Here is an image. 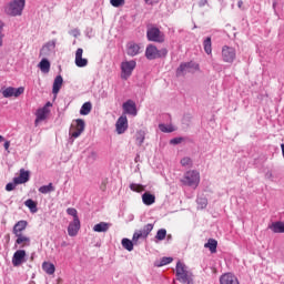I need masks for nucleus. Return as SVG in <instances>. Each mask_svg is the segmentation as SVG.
<instances>
[{
    "label": "nucleus",
    "mask_w": 284,
    "mask_h": 284,
    "mask_svg": "<svg viewBox=\"0 0 284 284\" xmlns=\"http://www.w3.org/2000/svg\"><path fill=\"white\" fill-rule=\"evenodd\" d=\"M23 8H26V0H13L6 6L4 12L9 17H21Z\"/></svg>",
    "instance_id": "nucleus-1"
},
{
    "label": "nucleus",
    "mask_w": 284,
    "mask_h": 284,
    "mask_svg": "<svg viewBox=\"0 0 284 284\" xmlns=\"http://www.w3.org/2000/svg\"><path fill=\"white\" fill-rule=\"evenodd\" d=\"M181 181L189 187H199V183H201V173L194 170L187 171L184 173V176Z\"/></svg>",
    "instance_id": "nucleus-2"
},
{
    "label": "nucleus",
    "mask_w": 284,
    "mask_h": 284,
    "mask_svg": "<svg viewBox=\"0 0 284 284\" xmlns=\"http://www.w3.org/2000/svg\"><path fill=\"white\" fill-rule=\"evenodd\" d=\"M145 57L149 61H154V59H164L168 57V49H158L154 44H149L145 50Z\"/></svg>",
    "instance_id": "nucleus-3"
},
{
    "label": "nucleus",
    "mask_w": 284,
    "mask_h": 284,
    "mask_svg": "<svg viewBox=\"0 0 284 284\" xmlns=\"http://www.w3.org/2000/svg\"><path fill=\"white\" fill-rule=\"evenodd\" d=\"M178 281H180V283H192L193 281V276L192 272L187 271V268H185V264L178 262L176 264V271H175Z\"/></svg>",
    "instance_id": "nucleus-4"
},
{
    "label": "nucleus",
    "mask_w": 284,
    "mask_h": 284,
    "mask_svg": "<svg viewBox=\"0 0 284 284\" xmlns=\"http://www.w3.org/2000/svg\"><path fill=\"white\" fill-rule=\"evenodd\" d=\"M120 68L121 79H123V81H128L132 77V72H134V69L136 68V61H123Z\"/></svg>",
    "instance_id": "nucleus-5"
},
{
    "label": "nucleus",
    "mask_w": 284,
    "mask_h": 284,
    "mask_svg": "<svg viewBox=\"0 0 284 284\" xmlns=\"http://www.w3.org/2000/svg\"><path fill=\"white\" fill-rule=\"evenodd\" d=\"M85 130V121L83 119H77L73 124H71L69 134L73 139H79Z\"/></svg>",
    "instance_id": "nucleus-6"
},
{
    "label": "nucleus",
    "mask_w": 284,
    "mask_h": 284,
    "mask_svg": "<svg viewBox=\"0 0 284 284\" xmlns=\"http://www.w3.org/2000/svg\"><path fill=\"white\" fill-rule=\"evenodd\" d=\"M146 38L149 41H153L154 43H163L165 41V34L161 32V30L156 27H151L146 31Z\"/></svg>",
    "instance_id": "nucleus-7"
},
{
    "label": "nucleus",
    "mask_w": 284,
    "mask_h": 284,
    "mask_svg": "<svg viewBox=\"0 0 284 284\" xmlns=\"http://www.w3.org/2000/svg\"><path fill=\"white\" fill-rule=\"evenodd\" d=\"M26 92V88L19 87L18 89L14 87H8L1 89V94L4 99H10V97H14L16 99L21 97Z\"/></svg>",
    "instance_id": "nucleus-8"
},
{
    "label": "nucleus",
    "mask_w": 284,
    "mask_h": 284,
    "mask_svg": "<svg viewBox=\"0 0 284 284\" xmlns=\"http://www.w3.org/2000/svg\"><path fill=\"white\" fill-rule=\"evenodd\" d=\"M154 230V224H146L140 231L134 232L133 234V243H139V239H148L150 236V232Z\"/></svg>",
    "instance_id": "nucleus-9"
},
{
    "label": "nucleus",
    "mask_w": 284,
    "mask_h": 284,
    "mask_svg": "<svg viewBox=\"0 0 284 284\" xmlns=\"http://www.w3.org/2000/svg\"><path fill=\"white\" fill-rule=\"evenodd\" d=\"M222 59L225 63H234V59H236V50H234L232 47H223Z\"/></svg>",
    "instance_id": "nucleus-10"
},
{
    "label": "nucleus",
    "mask_w": 284,
    "mask_h": 284,
    "mask_svg": "<svg viewBox=\"0 0 284 284\" xmlns=\"http://www.w3.org/2000/svg\"><path fill=\"white\" fill-rule=\"evenodd\" d=\"M128 130V116L121 115L115 123V131L118 134H125Z\"/></svg>",
    "instance_id": "nucleus-11"
},
{
    "label": "nucleus",
    "mask_w": 284,
    "mask_h": 284,
    "mask_svg": "<svg viewBox=\"0 0 284 284\" xmlns=\"http://www.w3.org/2000/svg\"><path fill=\"white\" fill-rule=\"evenodd\" d=\"M22 263H26V251L18 250L12 256V265L13 267H19V265H21Z\"/></svg>",
    "instance_id": "nucleus-12"
},
{
    "label": "nucleus",
    "mask_w": 284,
    "mask_h": 284,
    "mask_svg": "<svg viewBox=\"0 0 284 284\" xmlns=\"http://www.w3.org/2000/svg\"><path fill=\"white\" fill-rule=\"evenodd\" d=\"M124 114H131V116H136V103L133 100H128L122 105Z\"/></svg>",
    "instance_id": "nucleus-13"
},
{
    "label": "nucleus",
    "mask_w": 284,
    "mask_h": 284,
    "mask_svg": "<svg viewBox=\"0 0 284 284\" xmlns=\"http://www.w3.org/2000/svg\"><path fill=\"white\" fill-rule=\"evenodd\" d=\"M30 181V171H26V169L20 170V175L13 179L14 185H23V183H28Z\"/></svg>",
    "instance_id": "nucleus-14"
},
{
    "label": "nucleus",
    "mask_w": 284,
    "mask_h": 284,
    "mask_svg": "<svg viewBox=\"0 0 284 284\" xmlns=\"http://www.w3.org/2000/svg\"><path fill=\"white\" fill-rule=\"evenodd\" d=\"M79 230H81V221L79 219H75L70 222L68 226L69 236H77V234H79Z\"/></svg>",
    "instance_id": "nucleus-15"
},
{
    "label": "nucleus",
    "mask_w": 284,
    "mask_h": 284,
    "mask_svg": "<svg viewBox=\"0 0 284 284\" xmlns=\"http://www.w3.org/2000/svg\"><path fill=\"white\" fill-rule=\"evenodd\" d=\"M75 65L78 68H85L88 65V59L83 58V49L79 48L75 51Z\"/></svg>",
    "instance_id": "nucleus-16"
},
{
    "label": "nucleus",
    "mask_w": 284,
    "mask_h": 284,
    "mask_svg": "<svg viewBox=\"0 0 284 284\" xmlns=\"http://www.w3.org/2000/svg\"><path fill=\"white\" fill-rule=\"evenodd\" d=\"M28 227V221L21 220L17 222L13 226L12 233L14 236L23 234L26 232V229Z\"/></svg>",
    "instance_id": "nucleus-17"
},
{
    "label": "nucleus",
    "mask_w": 284,
    "mask_h": 284,
    "mask_svg": "<svg viewBox=\"0 0 284 284\" xmlns=\"http://www.w3.org/2000/svg\"><path fill=\"white\" fill-rule=\"evenodd\" d=\"M192 69L199 70V64L193 63V62L182 63L178 68V74H183V72H192Z\"/></svg>",
    "instance_id": "nucleus-18"
},
{
    "label": "nucleus",
    "mask_w": 284,
    "mask_h": 284,
    "mask_svg": "<svg viewBox=\"0 0 284 284\" xmlns=\"http://www.w3.org/2000/svg\"><path fill=\"white\" fill-rule=\"evenodd\" d=\"M221 284H240L239 278L232 273H226L220 277Z\"/></svg>",
    "instance_id": "nucleus-19"
},
{
    "label": "nucleus",
    "mask_w": 284,
    "mask_h": 284,
    "mask_svg": "<svg viewBox=\"0 0 284 284\" xmlns=\"http://www.w3.org/2000/svg\"><path fill=\"white\" fill-rule=\"evenodd\" d=\"M17 240H16V247H18V245L20 247H28L30 246V237L28 235H16Z\"/></svg>",
    "instance_id": "nucleus-20"
},
{
    "label": "nucleus",
    "mask_w": 284,
    "mask_h": 284,
    "mask_svg": "<svg viewBox=\"0 0 284 284\" xmlns=\"http://www.w3.org/2000/svg\"><path fill=\"white\" fill-rule=\"evenodd\" d=\"M142 203H144V205H154V203H156V196L150 192H145L142 195Z\"/></svg>",
    "instance_id": "nucleus-21"
},
{
    "label": "nucleus",
    "mask_w": 284,
    "mask_h": 284,
    "mask_svg": "<svg viewBox=\"0 0 284 284\" xmlns=\"http://www.w3.org/2000/svg\"><path fill=\"white\" fill-rule=\"evenodd\" d=\"M139 52H141V47L136 43H129L128 49H126V53L129 54V57H136V54H139Z\"/></svg>",
    "instance_id": "nucleus-22"
},
{
    "label": "nucleus",
    "mask_w": 284,
    "mask_h": 284,
    "mask_svg": "<svg viewBox=\"0 0 284 284\" xmlns=\"http://www.w3.org/2000/svg\"><path fill=\"white\" fill-rule=\"evenodd\" d=\"M48 116V109L44 106L37 112V119L34 121L36 125H39L40 121H45Z\"/></svg>",
    "instance_id": "nucleus-23"
},
{
    "label": "nucleus",
    "mask_w": 284,
    "mask_h": 284,
    "mask_svg": "<svg viewBox=\"0 0 284 284\" xmlns=\"http://www.w3.org/2000/svg\"><path fill=\"white\" fill-rule=\"evenodd\" d=\"M204 247L210 250L211 254H216V247H219V242L214 239H209L207 243L204 244Z\"/></svg>",
    "instance_id": "nucleus-24"
},
{
    "label": "nucleus",
    "mask_w": 284,
    "mask_h": 284,
    "mask_svg": "<svg viewBox=\"0 0 284 284\" xmlns=\"http://www.w3.org/2000/svg\"><path fill=\"white\" fill-rule=\"evenodd\" d=\"M112 224L106 222H100L93 226V232H108Z\"/></svg>",
    "instance_id": "nucleus-25"
},
{
    "label": "nucleus",
    "mask_w": 284,
    "mask_h": 284,
    "mask_svg": "<svg viewBox=\"0 0 284 284\" xmlns=\"http://www.w3.org/2000/svg\"><path fill=\"white\" fill-rule=\"evenodd\" d=\"M274 234H284V222H275L270 226Z\"/></svg>",
    "instance_id": "nucleus-26"
},
{
    "label": "nucleus",
    "mask_w": 284,
    "mask_h": 284,
    "mask_svg": "<svg viewBox=\"0 0 284 284\" xmlns=\"http://www.w3.org/2000/svg\"><path fill=\"white\" fill-rule=\"evenodd\" d=\"M62 85H63V78L61 75H58L53 82V89H52L53 94H59V91L61 90Z\"/></svg>",
    "instance_id": "nucleus-27"
},
{
    "label": "nucleus",
    "mask_w": 284,
    "mask_h": 284,
    "mask_svg": "<svg viewBox=\"0 0 284 284\" xmlns=\"http://www.w3.org/2000/svg\"><path fill=\"white\" fill-rule=\"evenodd\" d=\"M134 245H136V242H134V237L132 240L130 239L122 240V247H124V250H128V252H132V250H134Z\"/></svg>",
    "instance_id": "nucleus-28"
},
{
    "label": "nucleus",
    "mask_w": 284,
    "mask_h": 284,
    "mask_svg": "<svg viewBox=\"0 0 284 284\" xmlns=\"http://www.w3.org/2000/svg\"><path fill=\"white\" fill-rule=\"evenodd\" d=\"M38 67L44 74H48V72H50V61L48 59H42Z\"/></svg>",
    "instance_id": "nucleus-29"
},
{
    "label": "nucleus",
    "mask_w": 284,
    "mask_h": 284,
    "mask_svg": "<svg viewBox=\"0 0 284 284\" xmlns=\"http://www.w3.org/2000/svg\"><path fill=\"white\" fill-rule=\"evenodd\" d=\"M42 270H43V272H45L49 275H52V274H54V272H57L54 264H52L50 262H43Z\"/></svg>",
    "instance_id": "nucleus-30"
},
{
    "label": "nucleus",
    "mask_w": 284,
    "mask_h": 284,
    "mask_svg": "<svg viewBox=\"0 0 284 284\" xmlns=\"http://www.w3.org/2000/svg\"><path fill=\"white\" fill-rule=\"evenodd\" d=\"M90 112H92V103L91 102H85L81 109H80V114L82 116H88V114H90Z\"/></svg>",
    "instance_id": "nucleus-31"
},
{
    "label": "nucleus",
    "mask_w": 284,
    "mask_h": 284,
    "mask_svg": "<svg viewBox=\"0 0 284 284\" xmlns=\"http://www.w3.org/2000/svg\"><path fill=\"white\" fill-rule=\"evenodd\" d=\"M24 205L29 207L30 212L32 214H36V212H39V209L37 207V202H34L32 199H29L24 202Z\"/></svg>",
    "instance_id": "nucleus-32"
},
{
    "label": "nucleus",
    "mask_w": 284,
    "mask_h": 284,
    "mask_svg": "<svg viewBox=\"0 0 284 284\" xmlns=\"http://www.w3.org/2000/svg\"><path fill=\"white\" fill-rule=\"evenodd\" d=\"M135 141H136V145L139 146L143 145V142L145 141V131H138L135 133Z\"/></svg>",
    "instance_id": "nucleus-33"
},
{
    "label": "nucleus",
    "mask_w": 284,
    "mask_h": 284,
    "mask_svg": "<svg viewBox=\"0 0 284 284\" xmlns=\"http://www.w3.org/2000/svg\"><path fill=\"white\" fill-rule=\"evenodd\" d=\"M203 45H204V51L207 54H212V38L207 37L204 41H203Z\"/></svg>",
    "instance_id": "nucleus-34"
},
{
    "label": "nucleus",
    "mask_w": 284,
    "mask_h": 284,
    "mask_svg": "<svg viewBox=\"0 0 284 284\" xmlns=\"http://www.w3.org/2000/svg\"><path fill=\"white\" fill-rule=\"evenodd\" d=\"M39 192L41 194H49V192H54V185H52V183H49V185L40 186Z\"/></svg>",
    "instance_id": "nucleus-35"
},
{
    "label": "nucleus",
    "mask_w": 284,
    "mask_h": 284,
    "mask_svg": "<svg viewBox=\"0 0 284 284\" xmlns=\"http://www.w3.org/2000/svg\"><path fill=\"white\" fill-rule=\"evenodd\" d=\"M130 190L132 192L141 193V192H145V186L142 185V184L131 183L130 184Z\"/></svg>",
    "instance_id": "nucleus-36"
},
{
    "label": "nucleus",
    "mask_w": 284,
    "mask_h": 284,
    "mask_svg": "<svg viewBox=\"0 0 284 284\" xmlns=\"http://www.w3.org/2000/svg\"><path fill=\"white\" fill-rule=\"evenodd\" d=\"M165 236H168V231L165 229H160L156 232L155 239L158 241H165Z\"/></svg>",
    "instance_id": "nucleus-37"
},
{
    "label": "nucleus",
    "mask_w": 284,
    "mask_h": 284,
    "mask_svg": "<svg viewBox=\"0 0 284 284\" xmlns=\"http://www.w3.org/2000/svg\"><path fill=\"white\" fill-rule=\"evenodd\" d=\"M196 203L200 210H205V207H207V200L205 197H197Z\"/></svg>",
    "instance_id": "nucleus-38"
},
{
    "label": "nucleus",
    "mask_w": 284,
    "mask_h": 284,
    "mask_svg": "<svg viewBox=\"0 0 284 284\" xmlns=\"http://www.w3.org/2000/svg\"><path fill=\"white\" fill-rule=\"evenodd\" d=\"M159 130H161V132H174V126L172 125H165V124H159Z\"/></svg>",
    "instance_id": "nucleus-39"
},
{
    "label": "nucleus",
    "mask_w": 284,
    "mask_h": 284,
    "mask_svg": "<svg viewBox=\"0 0 284 284\" xmlns=\"http://www.w3.org/2000/svg\"><path fill=\"white\" fill-rule=\"evenodd\" d=\"M67 214H69V216H73V221H75V219H79V212L74 207L67 209Z\"/></svg>",
    "instance_id": "nucleus-40"
},
{
    "label": "nucleus",
    "mask_w": 284,
    "mask_h": 284,
    "mask_svg": "<svg viewBox=\"0 0 284 284\" xmlns=\"http://www.w3.org/2000/svg\"><path fill=\"white\" fill-rule=\"evenodd\" d=\"M110 3L113 8H121L122 6H125V0H110Z\"/></svg>",
    "instance_id": "nucleus-41"
},
{
    "label": "nucleus",
    "mask_w": 284,
    "mask_h": 284,
    "mask_svg": "<svg viewBox=\"0 0 284 284\" xmlns=\"http://www.w3.org/2000/svg\"><path fill=\"white\" fill-rule=\"evenodd\" d=\"M180 163H181V165H182L183 168H191V165H192V159H190V158H183Z\"/></svg>",
    "instance_id": "nucleus-42"
},
{
    "label": "nucleus",
    "mask_w": 284,
    "mask_h": 284,
    "mask_svg": "<svg viewBox=\"0 0 284 284\" xmlns=\"http://www.w3.org/2000/svg\"><path fill=\"white\" fill-rule=\"evenodd\" d=\"M173 258L172 257H163L160 262V267H163V265H170L172 263Z\"/></svg>",
    "instance_id": "nucleus-43"
},
{
    "label": "nucleus",
    "mask_w": 284,
    "mask_h": 284,
    "mask_svg": "<svg viewBox=\"0 0 284 284\" xmlns=\"http://www.w3.org/2000/svg\"><path fill=\"white\" fill-rule=\"evenodd\" d=\"M3 22L0 21V48L3 45Z\"/></svg>",
    "instance_id": "nucleus-44"
},
{
    "label": "nucleus",
    "mask_w": 284,
    "mask_h": 284,
    "mask_svg": "<svg viewBox=\"0 0 284 284\" xmlns=\"http://www.w3.org/2000/svg\"><path fill=\"white\" fill-rule=\"evenodd\" d=\"M171 145H179V143H183V138H175L170 140Z\"/></svg>",
    "instance_id": "nucleus-45"
},
{
    "label": "nucleus",
    "mask_w": 284,
    "mask_h": 284,
    "mask_svg": "<svg viewBox=\"0 0 284 284\" xmlns=\"http://www.w3.org/2000/svg\"><path fill=\"white\" fill-rule=\"evenodd\" d=\"M16 187H17V184H14V182L13 183H8L6 185L7 192H12V190H14Z\"/></svg>",
    "instance_id": "nucleus-46"
},
{
    "label": "nucleus",
    "mask_w": 284,
    "mask_h": 284,
    "mask_svg": "<svg viewBox=\"0 0 284 284\" xmlns=\"http://www.w3.org/2000/svg\"><path fill=\"white\" fill-rule=\"evenodd\" d=\"M197 6L199 8H205V6H207V0H199Z\"/></svg>",
    "instance_id": "nucleus-47"
},
{
    "label": "nucleus",
    "mask_w": 284,
    "mask_h": 284,
    "mask_svg": "<svg viewBox=\"0 0 284 284\" xmlns=\"http://www.w3.org/2000/svg\"><path fill=\"white\" fill-rule=\"evenodd\" d=\"M4 150H10V141L4 142Z\"/></svg>",
    "instance_id": "nucleus-48"
},
{
    "label": "nucleus",
    "mask_w": 284,
    "mask_h": 284,
    "mask_svg": "<svg viewBox=\"0 0 284 284\" xmlns=\"http://www.w3.org/2000/svg\"><path fill=\"white\" fill-rule=\"evenodd\" d=\"M62 283H63V278L59 277V278L57 280V284H62Z\"/></svg>",
    "instance_id": "nucleus-49"
},
{
    "label": "nucleus",
    "mask_w": 284,
    "mask_h": 284,
    "mask_svg": "<svg viewBox=\"0 0 284 284\" xmlns=\"http://www.w3.org/2000/svg\"><path fill=\"white\" fill-rule=\"evenodd\" d=\"M282 156L284 158V144H281Z\"/></svg>",
    "instance_id": "nucleus-50"
},
{
    "label": "nucleus",
    "mask_w": 284,
    "mask_h": 284,
    "mask_svg": "<svg viewBox=\"0 0 284 284\" xmlns=\"http://www.w3.org/2000/svg\"><path fill=\"white\" fill-rule=\"evenodd\" d=\"M3 141H6V138H3V135H0V143H3Z\"/></svg>",
    "instance_id": "nucleus-51"
},
{
    "label": "nucleus",
    "mask_w": 284,
    "mask_h": 284,
    "mask_svg": "<svg viewBox=\"0 0 284 284\" xmlns=\"http://www.w3.org/2000/svg\"><path fill=\"white\" fill-rule=\"evenodd\" d=\"M145 1V3H150V0H144Z\"/></svg>",
    "instance_id": "nucleus-52"
},
{
    "label": "nucleus",
    "mask_w": 284,
    "mask_h": 284,
    "mask_svg": "<svg viewBox=\"0 0 284 284\" xmlns=\"http://www.w3.org/2000/svg\"><path fill=\"white\" fill-rule=\"evenodd\" d=\"M47 105H52V104L50 102H48Z\"/></svg>",
    "instance_id": "nucleus-53"
}]
</instances>
